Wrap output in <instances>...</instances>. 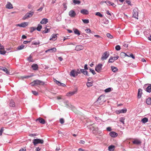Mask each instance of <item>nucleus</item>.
<instances>
[{"label": "nucleus", "instance_id": "f257e3e1", "mask_svg": "<svg viewBox=\"0 0 151 151\" xmlns=\"http://www.w3.org/2000/svg\"><path fill=\"white\" fill-rule=\"evenodd\" d=\"M34 12L32 10L30 11L29 12L27 13L23 17L22 19L24 20L27 19L31 17L34 14Z\"/></svg>", "mask_w": 151, "mask_h": 151}, {"label": "nucleus", "instance_id": "f03ea898", "mask_svg": "<svg viewBox=\"0 0 151 151\" xmlns=\"http://www.w3.org/2000/svg\"><path fill=\"white\" fill-rule=\"evenodd\" d=\"M109 55V53L107 51H105L102 55L101 58V60H106Z\"/></svg>", "mask_w": 151, "mask_h": 151}, {"label": "nucleus", "instance_id": "7ed1b4c3", "mask_svg": "<svg viewBox=\"0 0 151 151\" xmlns=\"http://www.w3.org/2000/svg\"><path fill=\"white\" fill-rule=\"evenodd\" d=\"M138 9L137 8H135L133 10V17L136 19H138Z\"/></svg>", "mask_w": 151, "mask_h": 151}, {"label": "nucleus", "instance_id": "20e7f679", "mask_svg": "<svg viewBox=\"0 0 151 151\" xmlns=\"http://www.w3.org/2000/svg\"><path fill=\"white\" fill-rule=\"evenodd\" d=\"M103 65L101 63H99L95 67V70L97 72L100 73L102 69Z\"/></svg>", "mask_w": 151, "mask_h": 151}, {"label": "nucleus", "instance_id": "39448f33", "mask_svg": "<svg viewBox=\"0 0 151 151\" xmlns=\"http://www.w3.org/2000/svg\"><path fill=\"white\" fill-rule=\"evenodd\" d=\"M127 109L126 108L123 109H122L116 110V113L117 114L120 113H125L127 112Z\"/></svg>", "mask_w": 151, "mask_h": 151}, {"label": "nucleus", "instance_id": "423d86ee", "mask_svg": "<svg viewBox=\"0 0 151 151\" xmlns=\"http://www.w3.org/2000/svg\"><path fill=\"white\" fill-rule=\"evenodd\" d=\"M28 24V22H24L21 23L20 24H17L16 26H19L20 27H25L27 26Z\"/></svg>", "mask_w": 151, "mask_h": 151}, {"label": "nucleus", "instance_id": "0eeeda50", "mask_svg": "<svg viewBox=\"0 0 151 151\" xmlns=\"http://www.w3.org/2000/svg\"><path fill=\"white\" fill-rule=\"evenodd\" d=\"M147 86L146 88L145 91L147 92L150 93L151 92V84H147L145 85V86Z\"/></svg>", "mask_w": 151, "mask_h": 151}, {"label": "nucleus", "instance_id": "6e6552de", "mask_svg": "<svg viewBox=\"0 0 151 151\" xmlns=\"http://www.w3.org/2000/svg\"><path fill=\"white\" fill-rule=\"evenodd\" d=\"M69 15L71 17H74L76 15V13L73 10L70 11L68 13Z\"/></svg>", "mask_w": 151, "mask_h": 151}, {"label": "nucleus", "instance_id": "1a4fd4ad", "mask_svg": "<svg viewBox=\"0 0 151 151\" xmlns=\"http://www.w3.org/2000/svg\"><path fill=\"white\" fill-rule=\"evenodd\" d=\"M132 143L134 145H139L141 144L142 142L139 140L135 139L134 141H132Z\"/></svg>", "mask_w": 151, "mask_h": 151}, {"label": "nucleus", "instance_id": "9d476101", "mask_svg": "<svg viewBox=\"0 0 151 151\" xmlns=\"http://www.w3.org/2000/svg\"><path fill=\"white\" fill-rule=\"evenodd\" d=\"M57 49L55 47H53L52 48H51L50 49H48V50L45 51V52H55L56 51Z\"/></svg>", "mask_w": 151, "mask_h": 151}, {"label": "nucleus", "instance_id": "9b49d317", "mask_svg": "<svg viewBox=\"0 0 151 151\" xmlns=\"http://www.w3.org/2000/svg\"><path fill=\"white\" fill-rule=\"evenodd\" d=\"M109 135L111 137L114 138L116 137L118 134L116 132L112 131L110 132Z\"/></svg>", "mask_w": 151, "mask_h": 151}, {"label": "nucleus", "instance_id": "f8f14e48", "mask_svg": "<svg viewBox=\"0 0 151 151\" xmlns=\"http://www.w3.org/2000/svg\"><path fill=\"white\" fill-rule=\"evenodd\" d=\"M81 13L84 15H87L89 14L88 11L86 9H82L80 11Z\"/></svg>", "mask_w": 151, "mask_h": 151}, {"label": "nucleus", "instance_id": "ddd939ff", "mask_svg": "<svg viewBox=\"0 0 151 151\" xmlns=\"http://www.w3.org/2000/svg\"><path fill=\"white\" fill-rule=\"evenodd\" d=\"M0 69L2 70L7 74H10L9 72L8 71L7 69L5 67H0Z\"/></svg>", "mask_w": 151, "mask_h": 151}, {"label": "nucleus", "instance_id": "4468645a", "mask_svg": "<svg viewBox=\"0 0 151 151\" xmlns=\"http://www.w3.org/2000/svg\"><path fill=\"white\" fill-rule=\"evenodd\" d=\"M38 122L42 124H45L46 123L45 119L41 117L38 118Z\"/></svg>", "mask_w": 151, "mask_h": 151}, {"label": "nucleus", "instance_id": "2eb2a0df", "mask_svg": "<svg viewBox=\"0 0 151 151\" xmlns=\"http://www.w3.org/2000/svg\"><path fill=\"white\" fill-rule=\"evenodd\" d=\"M142 93V90L141 88H139L138 89L137 95L138 98H140L141 97Z\"/></svg>", "mask_w": 151, "mask_h": 151}, {"label": "nucleus", "instance_id": "dca6fc26", "mask_svg": "<svg viewBox=\"0 0 151 151\" xmlns=\"http://www.w3.org/2000/svg\"><path fill=\"white\" fill-rule=\"evenodd\" d=\"M30 32L32 33L35 30H38V26L37 27H32L29 28Z\"/></svg>", "mask_w": 151, "mask_h": 151}, {"label": "nucleus", "instance_id": "f3484780", "mask_svg": "<svg viewBox=\"0 0 151 151\" xmlns=\"http://www.w3.org/2000/svg\"><path fill=\"white\" fill-rule=\"evenodd\" d=\"M48 19L46 18H43L41 21L40 23L42 24H46L47 22Z\"/></svg>", "mask_w": 151, "mask_h": 151}, {"label": "nucleus", "instance_id": "a211bd4d", "mask_svg": "<svg viewBox=\"0 0 151 151\" xmlns=\"http://www.w3.org/2000/svg\"><path fill=\"white\" fill-rule=\"evenodd\" d=\"M83 49V47L82 45H78L76 46L75 50L77 51H80Z\"/></svg>", "mask_w": 151, "mask_h": 151}, {"label": "nucleus", "instance_id": "6ab92c4d", "mask_svg": "<svg viewBox=\"0 0 151 151\" xmlns=\"http://www.w3.org/2000/svg\"><path fill=\"white\" fill-rule=\"evenodd\" d=\"M70 76H73L74 77L76 76V71L75 70L73 69L70 72Z\"/></svg>", "mask_w": 151, "mask_h": 151}, {"label": "nucleus", "instance_id": "aec40b11", "mask_svg": "<svg viewBox=\"0 0 151 151\" xmlns=\"http://www.w3.org/2000/svg\"><path fill=\"white\" fill-rule=\"evenodd\" d=\"M73 30L75 34L77 35H80V31L77 29H73Z\"/></svg>", "mask_w": 151, "mask_h": 151}, {"label": "nucleus", "instance_id": "412c9836", "mask_svg": "<svg viewBox=\"0 0 151 151\" xmlns=\"http://www.w3.org/2000/svg\"><path fill=\"white\" fill-rule=\"evenodd\" d=\"M111 69L112 71L114 73L116 72L118 70V69L117 68L113 66H111Z\"/></svg>", "mask_w": 151, "mask_h": 151}, {"label": "nucleus", "instance_id": "4be33fe9", "mask_svg": "<svg viewBox=\"0 0 151 151\" xmlns=\"http://www.w3.org/2000/svg\"><path fill=\"white\" fill-rule=\"evenodd\" d=\"M6 7L9 9H11L13 8L12 5L10 3H8L6 5Z\"/></svg>", "mask_w": 151, "mask_h": 151}, {"label": "nucleus", "instance_id": "5701e85b", "mask_svg": "<svg viewBox=\"0 0 151 151\" xmlns=\"http://www.w3.org/2000/svg\"><path fill=\"white\" fill-rule=\"evenodd\" d=\"M146 104L148 105L151 104V98L150 97L148 98L146 101Z\"/></svg>", "mask_w": 151, "mask_h": 151}, {"label": "nucleus", "instance_id": "b1692460", "mask_svg": "<svg viewBox=\"0 0 151 151\" xmlns=\"http://www.w3.org/2000/svg\"><path fill=\"white\" fill-rule=\"evenodd\" d=\"M32 67L34 70H37L38 69V65L36 64H34L32 65Z\"/></svg>", "mask_w": 151, "mask_h": 151}, {"label": "nucleus", "instance_id": "393cba45", "mask_svg": "<svg viewBox=\"0 0 151 151\" xmlns=\"http://www.w3.org/2000/svg\"><path fill=\"white\" fill-rule=\"evenodd\" d=\"M9 106L11 107H14L15 106V103L13 100H11L9 103Z\"/></svg>", "mask_w": 151, "mask_h": 151}, {"label": "nucleus", "instance_id": "a878e982", "mask_svg": "<svg viewBox=\"0 0 151 151\" xmlns=\"http://www.w3.org/2000/svg\"><path fill=\"white\" fill-rule=\"evenodd\" d=\"M115 148V146L113 145H111L108 147V150L109 151H113Z\"/></svg>", "mask_w": 151, "mask_h": 151}, {"label": "nucleus", "instance_id": "bb28decb", "mask_svg": "<svg viewBox=\"0 0 151 151\" xmlns=\"http://www.w3.org/2000/svg\"><path fill=\"white\" fill-rule=\"evenodd\" d=\"M76 92L75 91H73L72 92H70L67 93L66 96H70L72 95H73Z\"/></svg>", "mask_w": 151, "mask_h": 151}, {"label": "nucleus", "instance_id": "cd10ccee", "mask_svg": "<svg viewBox=\"0 0 151 151\" xmlns=\"http://www.w3.org/2000/svg\"><path fill=\"white\" fill-rule=\"evenodd\" d=\"M148 121V118L146 117H145L142 119L141 120V122H142L143 123L145 124Z\"/></svg>", "mask_w": 151, "mask_h": 151}, {"label": "nucleus", "instance_id": "c85d7f7f", "mask_svg": "<svg viewBox=\"0 0 151 151\" xmlns=\"http://www.w3.org/2000/svg\"><path fill=\"white\" fill-rule=\"evenodd\" d=\"M30 84H31L32 86H35L36 85L38 84V80H35L34 81L31 82L30 83Z\"/></svg>", "mask_w": 151, "mask_h": 151}, {"label": "nucleus", "instance_id": "c756f323", "mask_svg": "<svg viewBox=\"0 0 151 151\" xmlns=\"http://www.w3.org/2000/svg\"><path fill=\"white\" fill-rule=\"evenodd\" d=\"M45 29L42 32V34L47 33L50 31V29L47 28L46 27H45Z\"/></svg>", "mask_w": 151, "mask_h": 151}, {"label": "nucleus", "instance_id": "7c9ffc66", "mask_svg": "<svg viewBox=\"0 0 151 151\" xmlns=\"http://www.w3.org/2000/svg\"><path fill=\"white\" fill-rule=\"evenodd\" d=\"M114 57L111 56L110 57L108 63H112L114 61Z\"/></svg>", "mask_w": 151, "mask_h": 151}, {"label": "nucleus", "instance_id": "2f4dec72", "mask_svg": "<svg viewBox=\"0 0 151 151\" xmlns=\"http://www.w3.org/2000/svg\"><path fill=\"white\" fill-rule=\"evenodd\" d=\"M25 46L24 45H22L20 46H19L17 47V50H21L22 49H24V47Z\"/></svg>", "mask_w": 151, "mask_h": 151}, {"label": "nucleus", "instance_id": "473e14b6", "mask_svg": "<svg viewBox=\"0 0 151 151\" xmlns=\"http://www.w3.org/2000/svg\"><path fill=\"white\" fill-rule=\"evenodd\" d=\"M33 76V75L31 74L29 76H24L21 77L22 79H23L24 78H29Z\"/></svg>", "mask_w": 151, "mask_h": 151}, {"label": "nucleus", "instance_id": "72a5a7b5", "mask_svg": "<svg viewBox=\"0 0 151 151\" xmlns=\"http://www.w3.org/2000/svg\"><path fill=\"white\" fill-rule=\"evenodd\" d=\"M104 95H101L100 97L98 98L97 99V101H101L102 100L103 101L104 99Z\"/></svg>", "mask_w": 151, "mask_h": 151}, {"label": "nucleus", "instance_id": "f704fd0d", "mask_svg": "<svg viewBox=\"0 0 151 151\" xmlns=\"http://www.w3.org/2000/svg\"><path fill=\"white\" fill-rule=\"evenodd\" d=\"M27 60L30 62H33L32 57L31 55L27 58Z\"/></svg>", "mask_w": 151, "mask_h": 151}, {"label": "nucleus", "instance_id": "c9c22d12", "mask_svg": "<svg viewBox=\"0 0 151 151\" xmlns=\"http://www.w3.org/2000/svg\"><path fill=\"white\" fill-rule=\"evenodd\" d=\"M73 2L75 4H79L81 3V1L79 0H73Z\"/></svg>", "mask_w": 151, "mask_h": 151}, {"label": "nucleus", "instance_id": "e433bc0d", "mask_svg": "<svg viewBox=\"0 0 151 151\" xmlns=\"http://www.w3.org/2000/svg\"><path fill=\"white\" fill-rule=\"evenodd\" d=\"M125 118L124 117H121L120 118L119 121L120 122L122 123L123 124H124V120Z\"/></svg>", "mask_w": 151, "mask_h": 151}, {"label": "nucleus", "instance_id": "4c0bfd02", "mask_svg": "<svg viewBox=\"0 0 151 151\" xmlns=\"http://www.w3.org/2000/svg\"><path fill=\"white\" fill-rule=\"evenodd\" d=\"M6 52V51L4 50V49H3L1 50H0V54L1 55H4Z\"/></svg>", "mask_w": 151, "mask_h": 151}, {"label": "nucleus", "instance_id": "58836bf2", "mask_svg": "<svg viewBox=\"0 0 151 151\" xmlns=\"http://www.w3.org/2000/svg\"><path fill=\"white\" fill-rule=\"evenodd\" d=\"M33 143L35 145L38 144V139H36L33 140Z\"/></svg>", "mask_w": 151, "mask_h": 151}, {"label": "nucleus", "instance_id": "ea45409f", "mask_svg": "<svg viewBox=\"0 0 151 151\" xmlns=\"http://www.w3.org/2000/svg\"><path fill=\"white\" fill-rule=\"evenodd\" d=\"M45 82L42 81L38 80V85H44L45 84Z\"/></svg>", "mask_w": 151, "mask_h": 151}, {"label": "nucleus", "instance_id": "a19ab883", "mask_svg": "<svg viewBox=\"0 0 151 151\" xmlns=\"http://www.w3.org/2000/svg\"><path fill=\"white\" fill-rule=\"evenodd\" d=\"M95 15L101 17H103V15L102 14H101L100 12H96V13Z\"/></svg>", "mask_w": 151, "mask_h": 151}, {"label": "nucleus", "instance_id": "79ce46f5", "mask_svg": "<svg viewBox=\"0 0 151 151\" xmlns=\"http://www.w3.org/2000/svg\"><path fill=\"white\" fill-rule=\"evenodd\" d=\"M93 85L92 83L91 82H88L87 83L86 85L88 87H90L91 86H92Z\"/></svg>", "mask_w": 151, "mask_h": 151}, {"label": "nucleus", "instance_id": "37998d69", "mask_svg": "<svg viewBox=\"0 0 151 151\" xmlns=\"http://www.w3.org/2000/svg\"><path fill=\"white\" fill-rule=\"evenodd\" d=\"M106 36L108 37L110 39H112L113 38V36L110 33H107L106 34Z\"/></svg>", "mask_w": 151, "mask_h": 151}, {"label": "nucleus", "instance_id": "c03bdc74", "mask_svg": "<svg viewBox=\"0 0 151 151\" xmlns=\"http://www.w3.org/2000/svg\"><path fill=\"white\" fill-rule=\"evenodd\" d=\"M111 89H112V88H107L105 90V92H106V93L110 92V91H111Z\"/></svg>", "mask_w": 151, "mask_h": 151}, {"label": "nucleus", "instance_id": "a18cd8bd", "mask_svg": "<svg viewBox=\"0 0 151 151\" xmlns=\"http://www.w3.org/2000/svg\"><path fill=\"white\" fill-rule=\"evenodd\" d=\"M103 3H105L107 4V5L109 6H110L112 3L111 2L108 1H104Z\"/></svg>", "mask_w": 151, "mask_h": 151}, {"label": "nucleus", "instance_id": "49530a36", "mask_svg": "<svg viewBox=\"0 0 151 151\" xmlns=\"http://www.w3.org/2000/svg\"><path fill=\"white\" fill-rule=\"evenodd\" d=\"M57 35L53 34L52 35V37L50 38V40H52L53 39H55L57 37Z\"/></svg>", "mask_w": 151, "mask_h": 151}, {"label": "nucleus", "instance_id": "de8ad7c7", "mask_svg": "<svg viewBox=\"0 0 151 151\" xmlns=\"http://www.w3.org/2000/svg\"><path fill=\"white\" fill-rule=\"evenodd\" d=\"M82 20L83 22L85 24H88L89 22V21L88 19H83Z\"/></svg>", "mask_w": 151, "mask_h": 151}, {"label": "nucleus", "instance_id": "09e8293b", "mask_svg": "<svg viewBox=\"0 0 151 151\" xmlns=\"http://www.w3.org/2000/svg\"><path fill=\"white\" fill-rule=\"evenodd\" d=\"M89 69L90 70V71L91 72L93 75H95L96 74V73L93 70L91 69V68H90Z\"/></svg>", "mask_w": 151, "mask_h": 151}, {"label": "nucleus", "instance_id": "8fccbe9b", "mask_svg": "<svg viewBox=\"0 0 151 151\" xmlns=\"http://www.w3.org/2000/svg\"><path fill=\"white\" fill-rule=\"evenodd\" d=\"M83 73L84 75L85 76H89V74L88 73V72L86 70H85L84 71V72Z\"/></svg>", "mask_w": 151, "mask_h": 151}, {"label": "nucleus", "instance_id": "3c124183", "mask_svg": "<svg viewBox=\"0 0 151 151\" xmlns=\"http://www.w3.org/2000/svg\"><path fill=\"white\" fill-rule=\"evenodd\" d=\"M121 47L119 45H117L115 47V49L117 51H119L120 50Z\"/></svg>", "mask_w": 151, "mask_h": 151}, {"label": "nucleus", "instance_id": "603ef678", "mask_svg": "<svg viewBox=\"0 0 151 151\" xmlns=\"http://www.w3.org/2000/svg\"><path fill=\"white\" fill-rule=\"evenodd\" d=\"M81 73V71H80V70L78 69L77 70V71H76V76H77L78 74H80Z\"/></svg>", "mask_w": 151, "mask_h": 151}, {"label": "nucleus", "instance_id": "864d4df0", "mask_svg": "<svg viewBox=\"0 0 151 151\" xmlns=\"http://www.w3.org/2000/svg\"><path fill=\"white\" fill-rule=\"evenodd\" d=\"M44 142L43 140L38 139V144H43Z\"/></svg>", "mask_w": 151, "mask_h": 151}, {"label": "nucleus", "instance_id": "5fc2aeb1", "mask_svg": "<svg viewBox=\"0 0 151 151\" xmlns=\"http://www.w3.org/2000/svg\"><path fill=\"white\" fill-rule=\"evenodd\" d=\"M54 81L59 86L61 82H60V81L56 80L55 79L54 80Z\"/></svg>", "mask_w": 151, "mask_h": 151}, {"label": "nucleus", "instance_id": "6e6d98bb", "mask_svg": "<svg viewBox=\"0 0 151 151\" xmlns=\"http://www.w3.org/2000/svg\"><path fill=\"white\" fill-rule=\"evenodd\" d=\"M60 122L61 124H63L64 123L65 121L64 119L62 118L60 119Z\"/></svg>", "mask_w": 151, "mask_h": 151}, {"label": "nucleus", "instance_id": "4d7b16f0", "mask_svg": "<svg viewBox=\"0 0 151 151\" xmlns=\"http://www.w3.org/2000/svg\"><path fill=\"white\" fill-rule=\"evenodd\" d=\"M44 6V4H43L42 6H41L39 9H38V11H41L43 9Z\"/></svg>", "mask_w": 151, "mask_h": 151}, {"label": "nucleus", "instance_id": "13d9d810", "mask_svg": "<svg viewBox=\"0 0 151 151\" xmlns=\"http://www.w3.org/2000/svg\"><path fill=\"white\" fill-rule=\"evenodd\" d=\"M85 31L87 33H90L91 32V30L89 28L86 29Z\"/></svg>", "mask_w": 151, "mask_h": 151}, {"label": "nucleus", "instance_id": "bf43d9fd", "mask_svg": "<svg viewBox=\"0 0 151 151\" xmlns=\"http://www.w3.org/2000/svg\"><path fill=\"white\" fill-rule=\"evenodd\" d=\"M125 2L128 5H129L130 6L132 5L131 4V1L130 0H126L125 1Z\"/></svg>", "mask_w": 151, "mask_h": 151}, {"label": "nucleus", "instance_id": "052dcab7", "mask_svg": "<svg viewBox=\"0 0 151 151\" xmlns=\"http://www.w3.org/2000/svg\"><path fill=\"white\" fill-rule=\"evenodd\" d=\"M4 130V127H1L0 129V136L2 135L3 132Z\"/></svg>", "mask_w": 151, "mask_h": 151}, {"label": "nucleus", "instance_id": "680f3d73", "mask_svg": "<svg viewBox=\"0 0 151 151\" xmlns=\"http://www.w3.org/2000/svg\"><path fill=\"white\" fill-rule=\"evenodd\" d=\"M128 57H131L133 59H135V57H134V55L132 53L129 54V55Z\"/></svg>", "mask_w": 151, "mask_h": 151}, {"label": "nucleus", "instance_id": "e2e57ef3", "mask_svg": "<svg viewBox=\"0 0 151 151\" xmlns=\"http://www.w3.org/2000/svg\"><path fill=\"white\" fill-rule=\"evenodd\" d=\"M32 93L34 95H35V96H37L38 95V92H37L36 91H32Z\"/></svg>", "mask_w": 151, "mask_h": 151}, {"label": "nucleus", "instance_id": "0e129e2a", "mask_svg": "<svg viewBox=\"0 0 151 151\" xmlns=\"http://www.w3.org/2000/svg\"><path fill=\"white\" fill-rule=\"evenodd\" d=\"M124 55H126L125 54V53L124 52H122L121 53L120 55V56H121V57H125Z\"/></svg>", "mask_w": 151, "mask_h": 151}, {"label": "nucleus", "instance_id": "69168bd1", "mask_svg": "<svg viewBox=\"0 0 151 151\" xmlns=\"http://www.w3.org/2000/svg\"><path fill=\"white\" fill-rule=\"evenodd\" d=\"M42 28V25L40 24H38V31H40Z\"/></svg>", "mask_w": 151, "mask_h": 151}, {"label": "nucleus", "instance_id": "338daca9", "mask_svg": "<svg viewBox=\"0 0 151 151\" xmlns=\"http://www.w3.org/2000/svg\"><path fill=\"white\" fill-rule=\"evenodd\" d=\"M123 45L125 47H128V44L127 43L124 42L123 43Z\"/></svg>", "mask_w": 151, "mask_h": 151}, {"label": "nucleus", "instance_id": "774afa93", "mask_svg": "<svg viewBox=\"0 0 151 151\" xmlns=\"http://www.w3.org/2000/svg\"><path fill=\"white\" fill-rule=\"evenodd\" d=\"M26 149H25L24 148H22L19 150V151H26Z\"/></svg>", "mask_w": 151, "mask_h": 151}]
</instances>
